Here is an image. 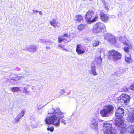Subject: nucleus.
<instances>
[{"label": "nucleus", "instance_id": "4468645a", "mask_svg": "<svg viewBox=\"0 0 134 134\" xmlns=\"http://www.w3.org/2000/svg\"><path fill=\"white\" fill-rule=\"evenodd\" d=\"M83 19V16L80 14L77 15L75 16L74 21L77 23H81Z\"/></svg>", "mask_w": 134, "mask_h": 134}, {"label": "nucleus", "instance_id": "f3484780", "mask_svg": "<svg viewBox=\"0 0 134 134\" xmlns=\"http://www.w3.org/2000/svg\"><path fill=\"white\" fill-rule=\"evenodd\" d=\"M25 110L22 111L21 113H19L17 116V117L15 118L16 122H17L19 121V120L23 117L25 114Z\"/></svg>", "mask_w": 134, "mask_h": 134}, {"label": "nucleus", "instance_id": "7ed1b4c3", "mask_svg": "<svg viewBox=\"0 0 134 134\" xmlns=\"http://www.w3.org/2000/svg\"><path fill=\"white\" fill-rule=\"evenodd\" d=\"M93 31L94 33L100 34L106 32V28L105 25L101 22L96 23L94 26Z\"/></svg>", "mask_w": 134, "mask_h": 134}, {"label": "nucleus", "instance_id": "ddd939ff", "mask_svg": "<svg viewBox=\"0 0 134 134\" xmlns=\"http://www.w3.org/2000/svg\"><path fill=\"white\" fill-rule=\"evenodd\" d=\"M103 127L106 128V130H114L113 127H112L111 124L108 122H105L103 125Z\"/></svg>", "mask_w": 134, "mask_h": 134}, {"label": "nucleus", "instance_id": "c756f323", "mask_svg": "<svg viewBox=\"0 0 134 134\" xmlns=\"http://www.w3.org/2000/svg\"><path fill=\"white\" fill-rule=\"evenodd\" d=\"M104 9L107 10V12H108L109 10V8H108L109 6L108 4L105 2L104 3Z\"/></svg>", "mask_w": 134, "mask_h": 134}, {"label": "nucleus", "instance_id": "79ce46f5", "mask_svg": "<svg viewBox=\"0 0 134 134\" xmlns=\"http://www.w3.org/2000/svg\"><path fill=\"white\" fill-rule=\"evenodd\" d=\"M48 47H47V49H48Z\"/></svg>", "mask_w": 134, "mask_h": 134}, {"label": "nucleus", "instance_id": "a211bd4d", "mask_svg": "<svg viewBox=\"0 0 134 134\" xmlns=\"http://www.w3.org/2000/svg\"><path fill=\"white\" fill-rule=\"evenodd\" d=\"M96 69L94 66H91L90 74H92L93 76H95L97 75V72L96 71Z\"/></svg>", "mask_w": 134, "mask_h": 134}, {"label": "nucleus", "instance_id": "ea45409f", "mask_svg": "<svg viewBox=\"0 0 134 134\" xmlns=\"http://www.w3.org/2000/svg\"><path fill=\"white\" fill-rule=\"evenodd\" d=\"M35 50H36V48H35Z\"/></svg>", "mask_w": 134, "mask_h": 134}, {"label": "nucleus", "instance_id": "e433bc0d", "mask_svg": "<svg viewBox=\"0 0 134 134\" xmlns=\"http://www.w3.org/2000/svg\"><path fill=\"white\" fill-rule=\"evenodd\" d=\"M39 14H40V15H42V12L41 11H40L39 12Z\"/></svg>", "mask_w": 134, "mask_h": 134}, {"label": "nucleus", "instance_id": "f704fd0d", "mask_svg": "<svg viewBox=\"0 0 134 134\" xmlns=\"http://www.w3.org/2000/svg\"><path fill=\"white\" fill-rule=\"evenodd\" d=\"M58 47L60 48H63L64 46L62 44H60L58 45Z\"/></svg>", "mask_w": 134, "mask_h": 134}, {"label": "nucleus", "instance_id": "dca6fc26", "mask_svg": "<svg viewBox=\"0 0 134 134\" xmlns=\"http://www.w3.org/2000/svg\"><path fill=\"white\" fill-rule=\"evenodd\" d=\"M127 119L129 122H134V113L129 114Z\"/></svg>", "mask_w": 134, "mask_h": 134}, {"label": "nucleus", "instance_id": "bb28decb", "mask_svg": "<svg viewBox=\"0 0 134 134\" xmlns=\"http://www.w3.org/2000/svg\"><path fill=\"white\" fill-rule=\"evenodd\" d=\"M114 130H105L104 132V134H115L113 131Z\"/></svg>", "mask_w": 134, "mask_h": 134}, {"label": "nucleus", "instance_id": "20e7f679", "mask_svg": "<svg viewBox=\"0 0 134 134\" xmlns=\"http://www.w3.org/2000/svg\"><path fill=\"white\" fill-rule=\"evenodd\" d=\"M94 14V12L91 10H88L85 15V20L89 23H91L96 21L98 18V15L96 16L92 19V18Z\"/></svg>", "mask_w": 134, "mask_h": 134}, {"label": "nucleus", "instance_id": "2eb2a0df", "mask_svg": "<svg viewBox=\"0 0 134 134\" xmlns=\"http://www.w3.org/2000/svg\"><path fill=\"white\" fill-rule=\"evenodd\" d=\"M50 23L51 26H53L54 27H59V24L57 22L55 19H52L50 22Z\"/></svg>", "mask_w": 134, "mask_h": 134}, {"label": "nucleus", "instance_id": "4c0bfd02", "mask_svg": "<svg viewBox=\"0 0 134 134\" xmlns=\"http://www.w3.org/2000/svg\"><path fill=\"white\" fill-rule=\"evenodd\" d=\"M25 93H28V91L27 90H26L25 91Z\"/></svg>", "mask_w": 134, "mask_h": 134}, {"label": "nucleus", "instance_id": "58836bf2", "mask_svg": "<svg viewBox=\"0 0 134 134\" xmlns=\"http://www.w3.org/2000/svg\"><path fill=\"white\" fill-rule=\"evenodd\" d=\"M35 12H38V11H37V10H36L35 11Z\"/></svg>", "mask_w": 134, "mask_h": 134}, {"label": "nucleus", "instance_id": "b1692460", "mask_svg": "<svg viewBox=\"0 0 134 134\" xmlns=\"http://www.w3.org/2000/svg\"><path fill=\"white\" fill-rule=\"evenodd\" d=\"M125 60L126 62L128 63H130L133 62V60L131 58V56L130 55V57H127L125 56Z\"/></svg>", "mask_w": 134, "mask_h": 134}, {"label": "nucleus", "instance_id": "a878e982", "mask_svg": "<svg viewBox=\"0 0 134 134\" xmlns=\"http://www.w3.org/2000/svg\"><path fill=\"white\" fill-rule=\"evenodd\" d=\"M99 41L97 40H96L93 41L92 45L93 47H97L99 44Z\"/></svg>", "mask_w": 134, "mask_h": 134}, {"label": "nucleus", "instance_id": "f8f14e48", "mask_svg": "<svg viewBox=\"0 0 134 134\" xmlns=\"http://www.w3.org/2000/svg\"><path fill=\"white\" fill-rule=\"evenodd\" d=\"M76 51L78 55L83 54L85 52V50L80 44L76 45Z\"/></svg>", "mask_w": 134, "mask_h": 134}, {"label": "nucleus", "instance_id": "72a5a7b5", "mask_svg": "<svg viewBox=\"0 0 134 134\" xmlns=\"http://www.w3.org/2000/svg\"><path fill=\"white\" fill-rule=\"evenodd\" d=\"M130 88L131 90L134 91V83L130 86Z\"/></svg>", "mask_w": 134, "mask_h": 134}, {"label": "nucleus", "instance_id": "f257e3e1", "mask_svg": "<svg viewBox=\"0 0 134 134\" xmlns=\"http://www.w3.org/2000/svg\"><path fill=\"white\" fill-rule=\"evenodd\" d=\"M48 114H49L51 116L47 117L45 119L46 124L49 125L52 124L56 127L58 126L60 124V121L57 117L52 113H48Z\"/></svg>", "mask_w": 134, "mask_h": 134}, {"label": "nucleus", "instance_id": "5701e85b", "mask_svg": "<svg viewBox=\"0 0 134 134\" xmlns=\"http://www.w3.org/2000/svg\"><path fill=\"white\" fill-rule=\"evenodd\" d=\"M86 27V24H81L78 25L77 27V29L79 31H81L83 29H85Z\"/></svg>", "mask_w": 134, "mask_h": 134}, {"label": "nucleus", "instance_id": "9d476101", "mask_svg": "<svg viewBox=\"0 0 134 134\" xmlns=\"http://www.w3.org/2000/svg\"><path fill=\"white\" fill-rule=\"evenodd\" d=\"M127 42H123V44L126 45L127 46L123 48L124 51L127 53H129L130 51V50L132 48V45L130 42L128 40H127Z\"/></svg>", "mask_w": 134, "mask_h": 134}, {"label": "nucleus", "instance_id": "1a4fd4ad", "mask_svg": "<svg viewBox=\"0 0 134 134\" xmlns=\"http://www.w3.org/2000/svg\"><path fill=\"white\" fill-rule=\"evenodd\" d=\"M124 110L120 107L118 108L115 111V114L116 118H122L124 115Z\"/></svg>", "mask_w": 134, "mask_h": 134}, {"label": "nucleus", "instance_id": "aec40b11", "mask_svg": "<svg viewBox=\"0 0 134 134\" xmlns=\"http://www.w3.org/2000/svg\"><path fill=\"white\" fill-rule=\"evenodd\" d=\"M63 36L62 35H60L58 37V43H60L62 41H66L67 42H68L67 40L64 38H63Z\"/></svg>", "mask_w": 134, "mask_h": 134}, {"label": "nucleus", "instance_id": "c85d7f7f", "mask_svg": "<svg viewBox=\"0 0 134 134\" xmlns=\"http://www.w3.org/2000/svg\"><path fill=\"white\" fill-rule=\"evenodd\" d=\"M129 132L131 134H134V125H131L130 126Z\"/></svg>", "mask_w": 134, "mask_h": 134}, {"label": "nucleus", "instance_id": "393cba45", "mask_svg": "<svg viewBox=\"0 0 134 134\" xmlns=\"http://www.w3.org/2000/svg\"><path fill=\"white\" fill-rule=\"evenodd\" d=\"M11 90L13 92H19L20 91V88L18 87H12L11 88Z\"/></svg>", "mask_w": 134, "mask_h": 134}, {"label": "nucleus", "instance_id": "39448f33", "mask_svg": "<svg viewBox=\"0 0 134 134\" xmlns=\"http://www.w3.org/2000/svg\"><path fill=\"white\" fill-rule=\"evenodd\" d=\"M122 118H116L115 120V124L116 126L121 128V129H122V130L121 131V132L122 134L126 132V128L124 126L125 121Z\"/></svg>", "mask_w": 134, "mask_h": 134}, {"label": "nucleus", "instance_id": "9b49d317", "mask_svg": "<svg viewBox=\"0 0 134 134\" xmlns=\"http://www.w3.org/2000/svg\"><path fill=\"white\" fill-rule=\"evenodd\" d=\"M52 113H53V114L56 116L59 120L64 117L63 113L57 109H54Z\"/></svg>", "mask_w": 134, "mask_h": 134}, {"label": "nucleus", "instance_id": "4be33fe9", "mask_svg": "<svg viewBox=\"0 0 134 134\" xmlns=\"http://www.w3.org/2000/svg\"><path fill=\"white\" fill-rule=\"evenodd\" d=\"M105 108L108 113L112 111L114 109V107L112 105H109L107 106Z\"/></svg>", "mask_w": 134, "mask_h": 134}, {"label": "nucleus", "instance_id": "412c9836", "mask_svg": "<svg viewBox=\"0 0 134 134\" xmlns=\"http://www.w3.org/2000/svg\"><path fill=\"white\" fill-rule=\"evenodd\" d=\"M92 128L94 130H97L98 128V124L96 121L94 120L92 121V123L91 124Z\"/></svg>", "mask_w": 134, "mask_h": 134}, {"label": "nucleus", "instance_id": "423d86ee", "mask_svg": "<svg viewBox=\"0 0 134 134\" xmlns=\"http://www.w3.org/2000/svg\"><path fill=\"white\" fill-rule=\"evenodd\" d=\"M130 97L129 95L123 93L120 96L118 99V102L122 105H126L130 102Z\"/></svg>", "mask_w": 134, "mask_h": 134}, {"label": "nucleus", "instance_id": "6e6552de", "mask_svg": "<svg viewBox=\"0 0 134 134\" xmlns=\"http://www.w3.org/2000/svg\"><path fill=\"white\" fill-rule=\"evenodd\" d=\"M100 20L105 23L107 22L109 19L108 15L105 14L103 10H102L100 12Z\"/></svg>", "mask_w": 134, "mask_h": 134}, {"label": "nucleus", "instance_id": "0eeeda50", "mask_svg": "<svg viewBox=\"0 0 134 134\" xmlns=\"http://www.w3.org/2000/svg\"><path fill=\"white\" fill-rule=\"evenodd\" d=\"M104 38L112 45H115L117 43L116 38L110 33H106L104 35Z\"/></svg>", "mask_w": 134, "mask_h": 134}, {"label": "nucleus", "instance_id": "cd10ccee", "mask_svg": "<svg viewBox=\"0 0 134 134\" xmlns=\"http://www.w3.org/2000/svg\"><path fill=\"white\" fill-rule=\"evenodd\" d=\"M22 78H23V77L21 76H17L12 77L11 80L14 81H16L20 80Z\"/></svg>", "mask_w": 134, "mask_h": 134}, {"label": "nucleus", "instance_id": "473e14b6", "mask_svg": "<svg viewBox=\"0 0 134 134\" xmlns=\"http://www.w3.org/2000/svg\"><path fill=\"white\" fill-rule=\"evenodd\" d=\"M54 128L53 126H52L50 127H48L47 128V130L48 131H49L51 132H52L54 130Z\"/></svg>", "mask_w": 134, "mask_h": 134}, {"label": "nucleus", "instance_id": "a19ab883", "mask_svg": "<svg viewBox=\"0 0 134 134\" xmlns=\"http://www.w3.org/2000/svg\"><path fill=\"white\" fill-rule=\"evenodd\" d=\"M48 47H47V49H48Z\"/></svg>", "mask_w": 134, "mask_h": 134}, {"label": "nucleus", "instance_id": "c9c22d12", "mask_svg": "<svg viewBox=\"0 0 134 134\" xmlns=\"http://www.w3.org/2000/svg\"><path fill=\"white\" fill-rule=\"evenodd\" d=\"M62 123H63L64 124H65L66 122H65V120L64 119H62L61 120Z\"/></svg>", "mask_w": 134, "mask_h": 134}, {"label": "nucleus", "instance_id": "2f4dec72", "mask_svg": "<svg viewBox=\"0 0 134 134\" xmlns=\"http://www.w3.org/2000/svg\"><path fill=\"white\" fill-rule=\"evenodd\" d=\"M63 37H64L70 38L71 35L67 33H64L63 34Z\"/></svg>", "mask_w": 134, "mask_h": 134}, {"label": "nucleus", "instance_id": "6ab92c4d", "mask_svg": "<svg viewBox=\"0 0 134 134\" xmlns=\"http://www.w3.org/2000/svg\"><path fill=\"white\" fill-rule=\"evenodd\" d=\"M108 113L105 108L101 110L100 112V114L102 117L106 116L107 114Z\"/></svg>", "mask_w": 134, "mask_h": 134}, {"label": "nucleus", "instance_id": "7c9ffc66", "mask_svg": "<svg viewBox=\"0 0 134 134\" xmlns=\"http://www.w3.org/2000/svg\"><path fill=\"white\" fill-rule=\"evenodd\" d=\"M66 93L65 90L64 89L61 90L59 92L60 96H61Z\"/></svg>", "mask_w": 134, "mask_h": 134}, {"label": "nucleus", "instance_id": "f03ea898", "mask_svg": "<svg viewBox=\"0 0 134 134\" xmlns=\"http://www.w3.org/2000/svg\"><path fill=\"white\" fill-rule=\"evenodd\" d=\"M122 54L114 49L110 50L108 52L107 56L108 59L116 61L121 58Z\"/></svg>", "mask_w": 134, "mask_h": 134}]
</instances>
